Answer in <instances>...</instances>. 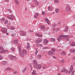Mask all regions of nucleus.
Listing matches in <instances>:
<instances>
[{
    "instance_id": "1",
    "label": "nucleus",
    "mask_w": 75,
    "mask_h": 75,
    "mask_svg": "<svg viewBox=\"0 0 75 75\" xmlns=\"http://www.w3.org/2000/svg\"><path fill=\"white\" fill-rule=\"evenodd\" d=\"M75 70L74 69V66L73 65H71L70 67L69 70V71L66 69L65 70L64 73L66 74H71V75H72L74 74Z\"/></svg>"
},
{
    "instance_id": "2",
    "label": "nucleus",
    "mask_w": 75,
    "mask_h": 75,
    "mask_svg": "<svg viewBox=\"0 0 75 75\" xmlns=\"http://www.w3.org/2000/svg\"><path fill=\"white\" fill-rule=\"evenodd\" d=\"M63 38H66V40H69V36L67 35H59L57 38V40L59 42H60L61 40Z\"/></svg>"
},
{
    "instance_id": "3",
    "label": "nucleus",
    "mask_w": 75,
    "mask_h": 75,
    "mask_svg": "<svg viewBox=\"0 0 75 75\" xmlns=\"http://www.w3.org/2000/svg\"><path fill=\"white\" fill-rule=\"evenodd\" d=\"M27 53V50L25 49H24L22 50L20 54V55L21 57H23L24 55L25 54H26Z\"/></svg>"
},
{
    "instance_id": "4",
    "label": "nucleus",
    "mask_w": 75,
    "mask_h": 75,
    "mask_svg": "<svg viewBox=\"0 0 75 75\" xmlns=\"http://www.w3.org/2000/svg\"><path fill=\"white\" fill-rule=\"evenodd\" d=\"M71 8L70 6V5L69 4H67L66 5L65 7V10L66 11H69L70 10H71Z\"/></svg>"
},
{
    "instance_id": "5",
    "label": "nucleus",
    "mask_w": 75,
    "mask_h": 75,
    "mask_svg": "<svg viewBox=\"0 0 75 75\" xmlns=\"http://www.w3.org/2000/svg\"><path fill=\"white\" fill-rule=\"evenodd\" d=\"M1 32L3 34H6L7 32V28H3L1 29Z\"/></svg>"
},
{
    "instance_id": "6",
    "label": "nucleus",
    "mask_w": 75,
    "mask_h": 75,
    "mask_svg": "<svg viewBox=\"0 0 75 75\" xmlns=\"http://www.w3.org/2000/svg\"><path fill=\"white\" fill-rule=\"evenodd\" d=\"M20 34L21 36H25V35H26V33L23 30H21L20 31Z\"/></svg>"
},
{
    "instance_id": "7",
    "label": "nucleus",
    "mask_w": 75,
    "mask_h": 75,
    "mask_svg": "<svg viewBox=\"0 0 75 75\" xmlns=\"http://www.w3.org/2000/svg\"><path fill=\"white\" fill-rule=\"evenodd\" d=\"M42 66L40 64H37L35 65V68L37 69H41Z\"/></svg>"
},
{
    "instance_id": "8",
    "label": "nucleus",
    "mask_w": 75,
    "mask_h": 75,
    "mask_svg": "<svg viewBox=\"0 0 75 75\" xmlns=\"http://www.w3.org/2000/svg\"><path fill=\"white\" fill-rule=\"evenodd\" d=\"M7 18H9V19H10V20H13V19H14V16L11 15H9L7 16Z\"/></svg>"
},
{
    "instance_id": "9",
    "label": "nucleus",
    "mask_w": 75,
    "mask_h": 75,
    "mask_svg": "<svg viewBox=\"0 0 75 75\" xmlns=\"http://www.w3.org/2000/svg\"><path fill=\"white\" fill-rule=\"evenodd\" d=\"M42 41V39L41 38H38L37 40H35V43H40Z\"/></svg>"
},
{
    "instance_id": "10",
    "label": "nucleus",
    "mask_w": 75,
    "mask_h": 75,
    "mask_svg": "<svg viewBox=\"0 0 75 75\" xmlns=\"http://www.w3.org/2000/svg\"><path fill=\"white\" fill-rule=\"evenodd\" d=\"M4 49L3 47H2L1 46H0V50L1 51L2 50L1 52H7L8 51V50H4Z\"/></svg>"
},
{
    "instance_id": "11",
    "label": "nucleus",
    "mask_w": 75,
    "mask_h": 75,
    "mask_svg": "<svg viewBox=\"0 0 75 75\" xmlns=\"http://www.w3.org/2000/svg\"><path fill=\"white\" fill-rule=\"evenodd\" d=\"M33 2L35 3V4L36 6H37L38 5V2L37 0H33Z\"/></svg>"
},
{
    "instance_id": "12",
    "label": "nucleus",
    "mask_w": 75,
    "mask_h": 75,
    "mask_svg": "<svg viewBox=\"0 0 75 75\" xmlns=\"http://www.w3.org/2000/svg\"><path fill=\"white\" fill-rule=\"evenodd\" d=\"M47 54L49 55H53L54 53L52 51H50L47 52Z\"/></svg>"
},
{
    "instance_id": "13",
    "label": "nucleus",
    "mask_w": 75,
    "mask_h": 75,
    "mask_svg": "<svg viewBox=\"0 0 75 75\" xmlns=\"http://www.w3.org/2000/svg\"><path fill=\"white\" fill-rule=\"evenodd\" d=\"M11 57H10L11 59H17V57L16 56H12L11 55H10Z\"/></svg>"
},
{
    "instance_id": "14",
    "label": "nucleus",
    "mask_w": 75,
    "mask_h": 75,
    "mask_svg": "<svg viewBox=\"0 0 75 75\" xmlns=\"http://www.w3.org/2000/svg\"><path fill=\"white\" fill-rule=\"evenodd\" d=\"M45 21H46V22H47L48 24H50V21H49V20L48 19V18H45Z\"/></svg>"
},
{
    "instance_id": "15",
    "label": "nucleus",
    "mask_w": 75,
    "mask_h": 75,
    "mask_svg": "<svg viewBox=\"0 0 75 75\" xmlns=\"http://www.w3.org/2000/svg\"><path fill=\"white\" fill-rule=\"evenodd\" d=\"M35 35L36 36L38 37H42V35L38 33H36Z\"/></svg>"
},
{
    "instance_id": "16",
    "label": "nucleus",
    "mask_w": 75,
    "mask_h": 75,
    "mask_svg": "<svg viewBox=\"0 0 75 75\" xmlns=\"http://www.w3.org/2000/svg\"><path fill=\"white\" fill-rule=\"evenodd\" d=\"M70 46L71 47H75V43L74 42H72L70 44Z\"/></svg>"
},
{
    "instance_id": "17",
    "label": "nucleus",
    "mask_w": 75,
    "mask_h": 75,
    "mask_svg": "<svg viewBox=\"0 0 75 75\" xmlns=\"http://www.w3.org/2000/svg\"><path fill=\"white\" fill-rule=\"evenodd\" d=\"M39 16V13H36L35 14L34 17L35 18H37V16Z\"/></svg>"
},
{
    "instance_id": "18",
    "label": "nucleus",
    "mask_w": 75,
    "mask_h": 75,
    "mask_svg": "<svg viewBox=\"0 0 75 75\" xmlns=\"http://www.w3.org/2000/svg\"><path fill=\"white\" fill-rule=\"evenodd\" d=\"M50 41L51 42H55V39L54 38H51Z\"/></svg>"
},
{
    "instance_id": "19",
    "label": "nucleus",
    "mask_w": 75,
    "mask_h": 75,
    "mask_svg": "<svg viewBox=\"0 0 75 75\" xmlns=\"http://www.w3.org/2000/svg\"><path fill=\"white\" fill-rule=\"evenodd\" d=\"M42 57V56L41 55H38L37 56V58H38V59H41Z\"/></svg>"
},
{
    "instance_id": "20",
    "label": "nucleus",
    "mask_w": 75,
    "mask_h": 75,
    "mask_svg": "<svg viewBox=\"0 0 75 75\" xmlns=\"http://www.w3.org/2000/svg\"><path fill=\"white\" fill-rule=\"evenodd\" d=\"M43 42L44 43H48V40H47L46 39H45L43 40Z\"/></svg>"
},
{
    "instance_id": "21",
    "label": "nucleus",
    "mask_w": 75,
    "mask_h": 75,
    "mask_svg": "<svg viewBox=\"0 0 75 75\" xmlns=\"http://www.w3.org/2000/svg\"><path fill=\"white\" fill-rule=\"evenodd\" d=\"M70 51L71 52L74 53L75 52V49H72L70 50Z\"/></svg>"
},
{
    "instance_id": "22",
    "label": "nucleus",
    "mask_w": 75,
    "mask_h": 75,
    "mask_svg": "<svg viewBox=\"0 0 75 75\" xmlns=\"http://www.w3.org/2000/svg\"><path fill=\"white\" fill-rule=\"evenodd\" d=\"M55 11L57 13H58L59 11V8H56L55 9Z\"/></svg>"
},
{
    "instance_id": "23",
    "label": "nucleus",
    "mask_w": 75,
    "mask_h": 75,
    "mask_svg": "<svg viewBox=\"0 0 75 75\" xmlns=\"http://www.w3.org/2000/svg\"><path fill=\"white\" fill-rule=\"evenodd\" d=\"M48 10L50 11L52 10V8L51 6H49L48 7Z\"/></svg>"
},
{
    "instance_id": "24",
    "label": "nucleus",
    "mask_w": 75,
    "mask_h": 75,
    "mask_svg": "<svg viewBox=\"0 0 75 75\" xmlns=\"http://www.w3.org/2000/svg\"><path fill=\"white\" fill-rule=\"evenodd\" d=\"M33 63L34 64H35V65H37V61L35 60L33 61Z\"/></svg>"
},
{
    "instance_id": "25",
    "label": "nucleus",
    "mask_w": 75,
    "mask_h": 75,
    "mask_svg": "<svg viewBox=\"0 0 75 75\" xmlns=\"http://www.w3.org/2000/svg\"><path fill=\"white\" fill-rule=\"evenodd\" d=\"M65 70H66V69H65V68H63L62 69H61V70H60V71L61 72H65Z\"/></svg>"
},
{
    "instance_id": "26",
    "label": "nucleus",
    "mask_w": 75,
    "mask_h": 75,
    "mask_svg": "<svg viewBox=\"0 0 75 75\" xmlns=\"http://www.w3.org/2000/svg\"><path fill=\"white\" fill-rule=\"evenodd\" d=\"M36 46L37 47H42V45L39 44H38L36 45Z\"/></svg>"
},
{
    "instance_id": "27",
    "label": "nucleus",
    "mask_w": 75,
    "mask_h": 75,
    "mask_svg": "<svg viewBox=\"0 0 75 75\" xmlns=\"http://www.w3.org/2000/svg\"><path fill=\"white\" fill-rule=\"evenodd\" d=\"M14 0L16 4H19V2H18V1H17V0Z\"/></svg>"
},
{
    "instance_id": "28",
    "label": "nucleus",
    "mask_w": 75,
    "mask_h": 75,
    "mask_svg": "<svg viewBox=\"0 0 75 75\" xmlns=\"http://www.w3.org/2000/svg\"><path fill=\"white\" fill-rule=\"evenodd\" d=\"M68 27H65V29L64 30V32H66L68 31Z\"/></svg>"
},
{
    "instance_id": "29",
    "label": "nucleus",
    "mask_w": 75,
    "mask_h": 75,
    "mask_svg": "<svg viewBox=\"0 0 75 75\" xmlns=\"http://www.w3.org/2000/svg\"><path fill=\"white\" fill-rule=\"evenodd\" d=\"M40 27H41V29H44L45 28V26H40Z\"/></svg>"
},
{
    "instance_id": "30",
    "label": "nucleus",
    "mask_w": 75,
    "mask_h": 75,
    "mask_svg": "<svg viewBox=\"0 0 75 75\" xmlns=\"http://www.w3.org/2000/svg\"><path fill=\"white\" fill-rule=\"evenodd\" d=\"M27 69V67H25V68L22 70V72H25L26 69Z\"/></svg>"
},
{
    "instance_id": "31",
    "label": "nucleus",
    "mask_w": 75,
    "mask_h": 75,
    "mask_svg": "<svg viewBox=\"0 0 75 75\" xmlns=\"http://www.w3.org/2000/svg\"><path fill=\"white\" fill-rule=\"evenodd\" d=\"M10 69H11V68H10L7 67L5 69V71H8V70H10Z\"/></svg>"
},
{
    "instance_id": "32",
    "label": "nucleus",
    "mask_w": 75,
    "mask_h": 75,
    "mask_svg": "<svg viewBox=\"0 0 75 75\" xmlns=\"http://www.w3.org/2000/svg\"><path fill=\"white\" fill-rule=\"evenodd\" d=\"M61 55H65L66 54V53H65V52H62L61 53Z\"/></svg>"
},
{
    "instance_id": "33",
    "label": "nucleus",
    "mask_w": 75,
    "mask_h": 75,
    "mask_svg": "<svg viewBox=\"0 0 75 75\" xmlns=\"http://www.w3.org/2000/svg\"><path fill=\"white\" fill-rule=\"evenodd\" d=\"M33 74L35 75L36 74V71L35 70H34L32 73Z\"/></svg>"
},
{
    "instance_id": "34",
    "label": "nucleus",
    "mask_w": 75,
    "mask_h": 75,
    "mask_svg": "<svg viewBox=\"0 0 75 75\" xmlns=\"http://www.w3.org/2000/svg\"><path fill=\"white\" fill-rule=\"evenodd\" d=\"M56 25H57V24H56V23H54L52 25V27H53V28L55 27Z\"/></svg>"
},
{
    "instance_id": "35",
    "label": "nucleus",
    "mask_w": 75,
    "mask_h": 75,
    "mask_svg": "<svg viewBox=\"0 0 75 75\" xmlns=\"http://www.w3.org/2000/svg\"><path fill=\"white\" fill-rule=\"evenodd\" d=\"M54 3H59V0H54Z\"/></svg>"
},
{
    "instance_id": "36",
    "label": "nucleus",
    "mask_w": 75,
    "mask_h": 75,
    "mask_svg": "<svg viewBox=\"0 0 75 75\" xmlns=\"http://www.w3.org/2000/svg\"><path fill=\"white\" fill-rule=\"evenodd\" d=\"M4 23L5 24H7L8 23V21L7 20H6L5 21Z\"/></svg>"
},
{
    "instance_id": "37",
    "label": "nucleus",
    "mask_w": 75,
    "mask_h": 75,
    "mask_svg": "<svg viewBox=\"0 0 75 75\" xmlns=\"http://www.w3.org/2000/svg\"><path fill=\"white\" fill-rule=\"evenodd\" d=\"M8 12H9V13H12V12H11V10L10 9H9L8 10Z\"/></svg>"
},
{
    "instance_id": "38",
    "label": "nucleus",
    "mask_w": 75,
    "mask_h": 75,
    "mask_svg": "<svg viewBox=\"0 0 75 75\" xmlns=\"http://www.w3.org/2000/svg\"><path fill=\"white\" fill-rule=\"evenodd\" d=\"M59 31V28H56V31L58 32Z\"/></svg>"
},
{
    "instance_id": "39",
    "label": "nucleus",
    "mask_w": 75,
    "mask_h": 75,
    "mask_svg": "<svg viewBox=\"0 0 75 75\" xmlns=\"http://www.w3.org/2000/svg\"><path fill=\"white\" fill-rule=\"evenodd\" d=\"M10 30H15V28H14L12 26L10 28Z\"/></svg>"
},
{
    "instance_id": "40",
    "label": "nucleus",
    "mask_w": 75,
    "mask_h": 75,
    "mask_svg": "<svg viewBox=\"0 0 75 75\" xmlns=\"http://www.w3.org/2000/svg\"><path fill=\"white\" fill-rule=\"evenodd\" d=\"M1 21H4L5 20V18H1Z\"/></svg>"
},
{
    "instance_id": "41",
    "label": "nucleus",
    "mask_w": 75,
    "mask_h": 75,
    "mask_svg": "<svg viewBox=\"0 0 75 75\" xmlns=\"http://www.w3.org/2000/svg\"><path fill=\"white\" fill-rule=\"evenodd\" d=\"M14 41L15 42V43L16 44H18V40H14Z\"/></svg>"
},
{
    "instance_id": "42",
    "label": "nucleus",
    "mask_w": 75,
    "mask_h": 75,
    "mask_svg": "<svg viewBox=\"0 0 75 75\" xmlns=\"http://www.w3.org/2000/svg\"><path fill=\"white\" fill-rule=\"evenodd\" d=\"M29 48H30V45L28 44L27 47V49L28 50Z\"/></svg>"
},
{
    "instance_id": "43",
    "label": "nucleus",
    "mask_w": 75,
    "mask_h": 75,
    "mask_svg": "<svg viewBox=\"0 0 75 75\" xmlns=\"http://www.w3.org/2000/svg\"><path fill=\"white\" fill-rule=\"evenodd\" d=\"M21 51V47L20 46H19V52H20Z\"/></svg>"
},
{
    "instance_id": "44",
    "label": "nucleus",
    "mask_w": 75,
    "mask_h": 75,
    "mask_svg": "<svg viewBox=\"0 0 75 75\" xmlns=\"http://www.w3.org/2000/svg\"><path fill=\"white\" fill-rule=\"evenodd\" d=\"M16 34H12L11 35V36H12V37H15V36H16Z\"/></svg>"
},
{
    "instance_id": "45",
    "label": "nucleus",
    "mask_w": 75,
    "mask_h": 75,
    "mask_svg": "<svg viewBox=\"0 0 75 75\" xmlns=\"http://www.w3.org/2000/svg\"><path fill=\"white\" fill-rule=\"evenodd\" d=\"M3 58V56L1 55H0V60H1L2 59V58Z\"/></svg>"
},
{
    "instance_id": "46",
    "label": "nucleus",
    "mask_w": 75,
    "mask_h": 75,
    "mask_svg": "<svg viewBox=\"0 0 75 75\" xmlns=\"http://www.w3.org/2000/svg\"><path fill=\"white\" fill-rule=\"evenodd\" d=\"M64 60H62L61 61V63H64Z\"/></svg>"
},
{
    "instance_id": "47",
    "label": "nucleus",
    "mask_w": 75,
    "mask_h": 75,
    "mask_svg": "<svg viewBox=\"0 0 75 75\" xmlns=\"http://www.w3.org/2000/svg\"><path fill=\"white\" fill-rule=\"evenodd\" d=\"M45 14V13L44 12V11L42 12V15H44V14Z\"/></svg>"
},
{
    "instance_id": "48",
    "label": "nucleus",
    "mask_w": 75,
    "mask_h": 75,
    "mask_svg": "<svg viewBox=\"0 0 75 75\" xmlns=\"http://www.w3.org/2000/svg\"><path fill=\"white\" fill-rule=\"evenodd\" d=\"M45 49H47V47H45L43 48V50H45Z\"/></svg>"
},
{
    "instance_id": "49",
    "label": "nucleus",
    "mask_w": 75,
    "mask_h": 75,
    "mask_svg": "<svg viewBox=\"0 0 75 75\" xmlns=\"http://www.w3.org/2000/svg\"><path fill=\"white\" fill-rule=\"evenodd\" d=\"M58 25H60L61 24V22H59L58 23Z\"/></svg>"
},
{
    "instance_id": "50",
    "label": "nucleus",
    "mask_w": 75,
    "mask_h": 75,
    "mask_svg": "<svg viewBox=\"0 0 75 75\" xmlns=\"http://www.w3.org/2000/svg\"><path fill=\"white\" fill-rule=\"evenodd\" d=\"M52 51H55V49H52Z\"/></svg>"
},
{
    "instance_id": "51",
    "label": "nucleus",
    "mask_w": 75,
    "mask_h": 75,
    "mask_svg": "<svg viewBox=\"0 0 75 75\" xmlns=\"http://www.w3.org/2000/svg\"><path fill=\"white\" fill-rule=\"evenodd\" d=\"M30 69L31 70H32V69H33V67H32V66H30Z\"/></svg>"
},
{
    "instance_id": "52",
    "label": "nucleus",
    "mask_w": 75,
    "mask_h": 75,
    "mask_svg": "<svg viewBox=\"0 0 75 75\" xmlns=\"http://www.w3.org/2000/svg\"><path fill=\"white\" fill-rule=\"evenodd\" d=\"M53 31H56V28H53Z\"/></svg>"
},
{
    "instance_id": "53",
    "label": "nucleus",
    "mask_w": 75,
    "mask_h": 75,
    "mask_svg": "<svg viewBox=\"0 0 75 75\" xmlns=\"http://www.w3.org/2000/svg\"><path fill=\"white\" fill-rule=\"evenodd\" d=\"M7 62H4V65H6V64H7Z\"/></svg>"
},
{
    "instance_id": "54",
    "label": "nucleus",
    "mask_w": 75,
    "mask_h": 75,
    "mask_svg": "<svg viewBox=\"0 0 75 75\" xmlns=\"http://www.w3.org/2000/svg\"><path fill=\"white\" fill-rule=\"evenodd\" d=\"M53 58H54V59H56L57 58V57H56L53 56Z\"/></svg>"
},
{
    "instance_id": "55",
    "label": "nucleus",
    "mask_w": 75,
    "mask_h": 75,
    "mask_svg": "<svg viewBox=\"0 0 75 75\" xmlns=\"http://www.w3.org/2000/svg\"><path fill=\"white\" fill-rule=\"evenodd\" d=\"M14 74H17V71H15L14 72Z\"/></svg>"
},
{
    "instance_id": "56",
    "label": "nucleus",
    "mask_w": 75,
    "mask_h": 75,
    "mask_svg": "<svg viewBox=\"0 0 75 75\" xmlns=\"http://www.w3.org/2000/svg\"><path fill=\"white\" fill-rule=\"evenodd\" d=\"M12 51L13 52L14 51V48L12 49Z\"/></svg>"
},
{
    "instance_id": "57",
    "label": "nucleus",
    "mask_w": 75,
    "mask_h": 75,
    "mask_svg": "<svg viewBox=\"0 0 75 75\" xmlns=\"http://www.w3.org/2000/svg\"><path fill=\"white\" fill-rule=\"evenodd\" d=\"M6 34L7 35H8V34H9V33H6Z\"/></svg>"
},
{
    "instance_id": "58",
    "label": "nucleus",
    "mask_w": 75,
    "mask_h": 75,
    "mask_svg": "<svg viewBox=\"0 0 75 75\" xmlns=\"http://www.w3.org/2000/svg\"><path fill=\"white\" fill-rule=\"evenodd\" d=\"M57 75H61V73H58L57 74Z\"/></svg>"
},
{
    "instance_id": "59",
    "label": "nucleus",
    "mask_w": 75,
    "mask_h": 75,
    "mask_svg": "<svg viewBox=\"0 0 75 75\" xmlns=\"http://www.w3.org/2000/svg\"><path fill=\"white\" fill-rule=\"evenodd\" d=\"M8 0H5V1H6V2H8Z\"/></svg>"
},
{
    "instance_id": "60",
    "label": "nucleus",
    "mask_w": 75,
    "mask_h": 75,
    "mask_svg": "<svg viewBox=\"0 0 75 75\" xmlns=\"http://www.w3.org/2000/svg\"><path fill=\"white\" fill-rule=\"evenodd\" d=\"M29 33H31V30H29Z\"/></svg>"
},
{
    "instance_id": "61",
    "label": "nucleus",
    "mask_w": 75,
    "mask_h": 75,
    "mask_svg": "<svg viewBox=\"0 0 75 75\" xmlns=\"http://www.w3.org/2000/svg\"><path fill=\"white\" fill-rule=\"evenodd\" d=\"M45 67H43L42 68V69H45Z\"/></svg>"
},
{
    "instance_id": "62",
    "label": "nucleus",
    "mask_w": 75,
    "mask_h": 75,
    "mask_svg": "<svg viewBox=\"0 0 75 75\" xmlns=\"http://www.w3.org/2000/svg\"><path fill=\"white\" fill-rule=\"evenodd\" d=\"M73 59H75V57H73Z\"/></svg>"
},
{
    "instance_id": "63",
    "label": "nucleus",
    "mask_w": 75,
    "mask_h": 75,
    "mask_svg": "<svg viewBox=\"0 0 75 75\" xmlns=\"http://www.w3.org/2000/svg\"><path fill=\"white\" fill-rule=\"evenodd\" d=\"M38 51H37V50H36V52H35V53H38Z\"/></svg>"
},
{
    "instance_id": "64",
    "label": "nucleus",
    "mask_w": 75,
    "mask_h": 75,
    "mask_svg": "<svg viewBox=\"0 0 75 75\" xmlns=\"http://www.w3.org/2000/svg\"><path fill=\"white\" fill-rule=\"evenodd\" d=\"M34 75H38V74L36 73Z\"/></svg>"
}]
</instances>
